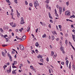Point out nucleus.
Segmentation results:
<instances>
[{
    "instance_id": "obj_1",
    "label": "nucleus",
    "mask_w": 75,
    "mask_h": 75,
    "mask_svg": "<svg viewBox=\"0 0 75 75\" xmlns=\"http://www.w3.org/2000/svg\"><path fill=\"white\" fill-rule=\"evenodd\" d=\"M34 4L35 7L37 9V7H36L39 6V5H40V4H38V1H37V0H36L35 1V3H34Z\"/></svg>"
},
{
    "instance_id": "obj_2",
    "label": "nucleus",
    "mask_w": 75,
    "mask_h": 75,
    "mask_svg": "<svg viewBox=\"0 0 75 75\" xmlns=\"http://www.w3.org/2000/svg\"><path fill=\"white\" fill-rule=\"evenodd\" d=\"M70 14H71V13L69 12V11H67L65 12V15L66 16H70Z\"/></svg>"
},
{
    "instance_id": "obj_3",
    "label": "nucleus",
    "mask_w": 75,
    "mask_h": 75,
    "mask_svg": "<svg viewBox=\"0 0 75 75\" xmlns=\"http://www.w3.org/2000/svg\"><path fill=\"white\" fill-rule=\"evenodd\" d=\"M7 54L8 55V57L9 58V59L10 61H11V62H12V57H11V56L10 54L9 53H8Z\"/></svg>"
},
{
    "instance_id": "obj_4",
    "label": "nucleus",
    "mask_w": 75,
    "mask_h": 75,
    "mask_svg": "<svg viewBox=\"0 0 75 75\" xmlns=\"http://www.w3.org/2000/svg\"><path fill=\"white\" fill-rule=\"evenodd\" d=\"M21 24H24L25 22L24 21V19L23 18L21 17Z\"/></svg>"
},
{
    "instance_id": "obj_5",
    "label": "nucleus",
    "mask_w": 75,
    "mask_h": 75,
    "mask_svg": "<svg viewBox=\"0 0 75 75\" xmlns=\"http://www.w3.org/2000/svg\"><path fill=\"white\" fill-rule=\"evenodd\" d=\"M26 39V36L24 35L23 36L22 38H21V41H23L25 39Z\"/></svg>"
},
{
    "instance_id": "obj_6",
    "label": "nucleus",
    "mask_w": 75,
    "mask_h": 75,
    "mask_svg": "<svg viewBox=\"0 0 75 75\" xmlns=\"http://www.w3.org/2000/svg\"><path fill=\"white\" fill-rule=\"evenodd\" d=\"M61 50L63 54H65V51L64 50V47H60Z\"/></svg>"
},
{
    "instance_id": "obj_7",
    "label": "nucleus",
    "mask_w": 75,
    "mask_h": 75,
    "mask_svg": "<svg viewBox=\"0 0 75 75\" xmlns=\"http://www.w3.org/2000/svg\"><path fill=\"white\" fill-rule=\"evenodd\" d=\"M62 7H60L59 8V11L60 14H61V13H62Z\"/></svg>"
},
{
    "instance_id": "obj_8",
    "label": "nucleus",
    "mask_w": 75,
    "mask_h": 75,
    "mask_svg": "<svg viewBox=\"0 0 75 75\" xmlns=\"http://www.w3.org/2000/svg\"><path fill=\"white\" fill-rule=\"evenodd\" d=\"M19 47L20 48L21 50H22V51H23V50H24V47H23L21 46H19Z\"/></svg>"
},
{
    "instance_id": "obj_9",
    "label": "nucleus",
    "mask_w": 75,
    "mask_h": 75,
    "mask_svg": "<svg viewBox=\"0 0 75 75\" xmlns=\"http://www.w3.org/2000/svg\"><path fill=\"white\" fill-rule=\"evenodd\" d=\"M2 56H3V57H6V55H5V53H4V52L2 51Z\"/></svg>"
},
{
    "instance_id": "obj_10",
    "label": "nucleus",
    "mask_w": 75,
    "mask_h": 75,
    "mask_svg": "<svg viewBox=\"0 0 75 75\" xmlns=\"http://www.w3.org/2000/svg\"><path fill=\"white\" fill-rule=\"evenodd\" d=\"M39 45H40L38 44V42H37V43H35V46H36V47H38V46H39Z\"/></svg>"
},
{
    "instance_id": "obj_11",
    "label": "nucleus",
    "mask_w": 75,
    "mask_h": 75,
    "mask_svg": "<svg viewBox=\"0 0 75 75\" xmlns=\"http://www.w3.org/2000/svg\"><path fill=\"white\" fill-rule=\"evenodd\" d=\"M7 71L8 74L10 73L11 72V70L9 69V70H7Z\"/></svg>"
},
{
    "instance_id": "obj_12",
    "label": "nucleus",
    "mask_w": 75,
    "mask_h": 75,
    "mask_svg": "<svg viewBox=\"0 0 75 75\" xmlns=\"http://www.w3.org/2000/svg\"><path fill=\"white\" fill-rule=\"evenodd\" d=\"M72 38L74 41H75V36L73 35H72Z\"/></svg>"
},
{
    "instance_id": "obj_13",
    "label": "nucleus",
    "mask_w": 75,
    "mask_h": 75,
    "mask_svg": "<svg viewBox=\"0 0 75 75\" xmlns=\"http://www.w3.org/2000/svg\"><path fill=\"white\" fill-rule=\"evenodd\" d=\"M51 53H52V54H51V56L52 57V56L54 55V52L52 51Z\"/></svg>"
},
{
    "instance_id": "obj_14",
    "label": "nucleus",
    "mask_w": 75,
    "mask_h": 75,
    "mask_svg": "<svg viewBox=\"0 0 75 75\" xmlns=\"http://www.w3.org/2000/svg\"><path fill=\"white\" fill-rule=\"evenodd\" d=\"M38 58H42V56L41 55H39L38 56Z\"/></svg>"
},
{
    "instance_id": "obj_15",
    "label": "nucleus",
    "mask_w": 75,
    "mask_h": 75,
    "mask_svg": "<svg viewBox=\"0 0 75 75\" xmlns=\"http://www.w3.org/2000/svg\"><path fill=\"white\" fill-rule=\"evenodd\" d=\"M30 26H28V30H27V31L28 32H29V31H30Z\"/></svg>"
},
{
    "instance_id": "obj_16",
    "label": "nucleus",
    "mask_w": 75,
    "mask_h": 75,
    "mask_svg": "<svg viewBox=\"0 0 75 75\" xmlns=\"http://www.w3.org/2000/svg\"><path fill=\"white\" fill-rule=\"evenodd\" d=\"M12 74H16V72L15 71H12Z\"/></svg>"
},
{
    "instance_id": "obj_17",
    "label": "nucleus",
    "mask_w": 75,
    "mask_h": 75,
    "mask_svg": "<svg viewBox=\"0 0 75 75\" xmlns=\"http://www.w3.org/2000/svg\"><path fill=\"white\" fill-rule=\"evenodd\" d=\"M71 63H70L69 66V69H71Z\"/></svg>"
},
{
    "instance_id": "obj_18",
    "label": "nucleus",
    "mask_w": 75,
    "mask_h": 75,
    "mask_svg": "<svg viewBox=\"0 0 75 75\" xmlns=\"http://www.w3.org/2000/svg\"><path fill=\"white\" fill-rule=\"evenodd\" d=\"M65 44L66 45H67V44H68V40H65Z\"/></svg>"
},
{
    "instance_id": "obj_19",
    "label": "nucleus",
    "mask_w": 75,
    "mask_h": 75,
    "mask_svg": "<svg viewBox=\"0 0 75 75\" xmlns=\"http://www.w3.org/2000/svg\"><path fill=\"white\" fill-rule=\"evenodd\" d=\"M16 26V25L15 23L14 24V25L12 26V27H15Z\"/></svg>"
},
{
    "instance_id": "obj_20",
    "label": "nucleus",
    "mask_w": 75,
    "mask_h": 75,
    "mask_svg": "<svg viewBox=\"0 0 75 75\" xmlns=\"http://www.w3.org/2000/svg\"><path fill=\"white\" fill-rule=\"evenodd\" d=\"M17 14V16L18 17H20V13H18Z\"/></svg>"
},
{
    "instance_id": "obj_21",
    "label": "nucleus",
    "mask_w": 75,
    "mask_h": 75,
    "mask_svg": "<svg viewBox=\"0 0 75 75\" xmlns=\"http://www.w3.org/2000/svg\"><path fill=\"white\" fill-rule=\"evenodd\" d=\"M42 37L43 38H45L46 37V35H42Z\"/></svg>"
},
{
    "instance_id": "obj_22",
    "label": "nucleus",
    "mask_w": 75,
    "mask_h": 75,
    "mask_svg": "<svg viewBox=\"0 0 75 75\" xmlns=\"http://www.w3.org/2000/svg\"><path fill=\"white\" fill-rule=\"evenodd\" d=\"M68 62H69V61H68V60H67V61H66V65H68Z\"/></svg>"
},
{
    "instance_id": "obj_23",
    "label": "nucleus",
    "mask_w": 75,
    "mask_h": 75,
    "mask_svg": "<svg viewBox=\"0 0 75 75\" xmlns=\"http://www.w3.org/2000/svg\"><path fill=\"white\" fill-rule=\"evenodd\" d=\"M0 30L1 31V32H3L4 31V30H3V29L0 28Z\"/></svg>"
},
{
    "instance_id": "obj_24",
    "label": "nucleus",
    "mask_w": 75,
    "mask_h": 75,
    "mask_svg": "<svg viewBox=\"0 0 75 75\" xmlns=\"http://www.w3.org/2000/svg\"><path fill=\"white\" fill-rule=\"evenodd\" d=\"M5 39H6V42H8V38H5Z\"/></svg>"
},
{
    "instance_id": "obj_25",
    "label": "nucleus",
    "mask_w": 75,
    "mask_h": 75,
    "mask_svg": "<svg viewBox=\"0 0 75 75\" xmlns=\"http://www.w3.org/2000/svg\"><path fill=\"white\" fill-rule=\"evenodd\" d=\"M52 39L53 40H54V36H52Z\"/></svg>"
},
{
    "instance_id": "obj_26",
    "label": "nucleus",
    "mask_w": 75,
    "mask_h": 75,
    "mask_svg": "<svg viewBox=\"0 0 75 75\" xmlns=\"http://www.w3.org/2000/svg\"><path fill=\"white\" fill-rule=\"evenodd\" d=\"M35 52L36 53H37V54H38V50H37V49H36Z\"/></svg>"
},
{
    "instance_id": "obj_27",
    "label": "nucleus",
    "mask_w": 75,
    "mask_h": 75,
    "mask_svg": "<svg viewBox=\"0 0 75 75\" xmlns=\"http://www.w3.org/2000/svg\"><path fill=\"white\" fill-rule=\"evenodd\" d=\"M29 5L30 7H32V6H33V5H32V4L30 3L29 4Z\"/></svg>"
},
{
    "instance_id": "obj_28",
    "label": "nucleus",
    "mask_w": 75,
    "mask_h": 75,
    "mask_svg": "<svg viewBox=\"0 0 75 75\" xmlns=\"http://www.w3.org/2000/svg\"><path fill=\"white\" fill-rule=\"evenodd\" d=\"M25 3L26 5H27V4H28V2H27V1H25Z\"/></svg>"
},
{
    "instance_id": "obj_29",
    "label": "nucleus",
    "mask_w": 75,
    "mask_h": 75,
    "mask_svg": "<svg viewBox=\"0 0 75 75\" xmlns=\"http://www.w3.org/2000/svg\"><path fill=\"white\" fill-rule=\"evenodd\" d=\"M12 68H17V67H16L15 66H14V65H13L12 66Z\"/></svg>"
},
{
    "instance_id": "obj_30",
    "label": "nucleus",
    "mask_w": 75,
    "mask_h": 75,
    "mask_svg": "<svg viewBox=\"0 0 75 75\" xmlns=\"http://www.w3.org/2000/svg\"><path fill=\"white\" fill-rule=\"evenodd\" d=\"M66 5L68 6L69 5V2H66Z\"/></svg>"
},
{
    "instance_id": "obj_31",
    "label": "nucleus",
    "mask_w": 75,
    "mask_h": 75,
    "mask_svg": "<svg viewBox=\"0 0 75 75\" xmlns=\"http://www.w3.org/2000/svg\"><path fill=\"white\" fill-rule=\"evenodd\" d=\"M50 22H51L52 23H53V21H52V20L51 19L50 20Z\"/></svg>"
},
{
    "instance_id": "obj_32",
    "label": "nucleus",
    "mask_w": 75,
    "mask_h": 75,
    "mask_svg": "<svg viewBox=\"0 0 75 75\" xmlns=\"http://www.w3.org/2000/svg\"><path fill=\"white\" fill-rule=\"evenodd\" d=\"M14 64H17V62L16 61H14Z\"/></svg>"
},
{
    "instance_id": "obj_33",
    "label": "nucleus",
    "mask_w": 75,
    "mask_h": 75,
    "mask_svg": "<svg viewBox=\"0 0 75 75\" xmlns=\"http://www.w3.org/2000/svg\"><path fill=\"white\" fill-rule=\"evenodd\" d=\"M40 61H41V62H43V61H44V60H43V59H40Z\"/></svg>"
},
{
    "instance_id": "obj_34",
    "label": "nucleus",
    "mask_w": 75,
    "mask_h": 75,
    "mask_svg": "<svg viewBox=\"0 0 75 75\" xmlns=\"http://www.w3.org/2000/svg\"><path fill=\"white\" fill-rule=\"evenodd\" d=\"M30 67L31 69H33V70H34V69H33V66H30Z\"/></svg>"
},
{
    "instance_id": "obj_35",
    "label": "nucleus",
    "mask_w": 75,
    "mask_h": 75,
    "mask_svg": "<svg viewBox=\"0 0 75 75\" xmlns=\"http://www.w3.org/2000/svg\"><path fill=\"white\" fill-rule=\"evenodd\" d=\"M6 28H7L6 27L4 26L3 27V28H4V30H6Z\"/></svg>"
},
{
    "instance_id": "obj_36",
    "label": "nucleus",
    "mask_w": 75,
    "mask_h": 75,
    "mask_svg": "<svg viewBox=\"0 0 75 75\" xmlns=\"http://www.w3.org/2000/svg\"><path fill=\"white\" fill-rule=\"evenodd\" d=\"M15 52V51H13V50L12 52V54H13Z\"/></svg>"
},
{
    "instance_id": "obj_37",
    "label": "nucleus",
    "mask_w": 75,
    "mask_h": 75,
    "mask_svg": "<svg viewBox=\"0 0 75 75\" xmlns=\"http://www.w3.org/2000/svg\"><path fill=\"white\" fill-rule=\"evenodd\" d=\"M4 38H6V37H8V36H7V35H4Z\"/></svg>"
},
{
    "instance_id": "obj_38",
    "label": "nucleus",
    "mask_w": 75,
    "mask_h": 75,
    "mask_svg": "<svg viewBox=\"0 0 75 75\" xmlns=\"http://www.w3.org/2000/svg\"><path fill=\"white\" fill-rule=\"evenodd\" d=\"M46 1L47 3L48 4V3H49V1H48V0H47Z\"/></svg>"
},
{
    "instance_id": "obj_39",
    "label": "nucleus",
    "mask_w": 75,
    "mask_h": 75,
    "mask_svg": "<svg viewBox=\"0 0 75 75\" xmlns=\"http://www.w3.org/2000/svg\"><path fill=\"white\" fill-rule=\"evenodd\" d=\"M13 22H12L11 23H10V24L11 25H12L13 24Z\"/></svg>"
},
{
    "instance_id": "obj_40",
    "label": "nucleus",
    "mask_w": 75,
    "mask_h": 75,
    "mask_svg": "<svg viewBox=\"0 0 75 75\" xmlns=\"http://www.w3.org/2000/svg\"><path fill=\"white\" fill-rule=\"evenodd\" d=\"M59 28L60 29H61V28H62V26H61V25H59Z\"/></svg>"
},
{
    "instance_id": "obj_41",
    "label": "nucleus",
    "mask_w": 75,
    "mask_h": 75,
    "mask_svg": "<svg viewBox=\"0 0 75 75\" xmlns=\"http://www.w3.org/2000/svg\"><path fill=\"white\" fill-rule=\"evenodd\" d=\"M61 64H62V65H64V62H62Z\"/></svg>"
},
{
    "instance_id": "obj_42",
    "label": "nucleus",
    "mask_w": 75,
    "mask_h": 75,
    "mask_svg": "<svg viewBox=\"0 0 75 75\" xmlns=\"http://www.w3.org/2000/svg\"><path fill=\"white\" fill-rule=\"evenodd\" d=\"M46 61H47V62H48V61H49V59H48V58H46Z\"/></svg>"
},
{
    "instance_id": "obj_43",
    "label": "nucleus",
    "mask_w": 75,
    "mask_h": 75,
    "mask_svg": "<svg viewBox=\"0 0 75 75\" xmlns=\"http://www.w3.org/2000/svg\"><path fill=\"white\" fill-rule=\"evenodd\" d=\"M6 1L7 3H10V1H9V0H6Z\"/></svg>"
},
{
    "instance_id": "obj_44",
    "label": "nucleus",
    "mask_w": 75,
    "mask_h": 75,
    "mask_svg": "<svg viewBox=\"0 0 75 75\" xmlns=\"http://www.w3.org/2000/svg\"><path fill=\"white\" fill-rule=\"evenodd\" d=\"M20 66L21 67H23V64H21L20 65Z\"/></svg>"
},
{
    "instance_id": "obj_45",
    "label": "nucleus",
    "mask_w": 75,
    "mask_h": 75,
    "mask_svg": "<svg viewBox=\"0 0 75 75\" xmlns=\"http://www.w3.org/2000/svg\"><path fill=\"white\" fill-rule=\"evenodd\" d=\"M38 28L37 29H36V33H37V31H38Z\"/></svg>"
},
{
    "instance_id": "obj_46",
    "label": "nucleus",
    "mask_w": 75,
    "mask_h": 75,
    "mask_svg": "<svg viewBox=\"0 0 75 75\" xmlns=\"http://www.w3.org/2000/svg\"><path fill=\"white\" fill-rule=\"evenodd\" d=\"M55 15H56V17H58V14H57V13H55Z\"/></svg>"
},
{
    "instance_id": "obj_47",
    "label": "nucleus",
    "mask_w": 75,
    "mask_h": 75,
    "mask_svg": "<svg viewBox=\"0 0 75 75\" xmlns=\"http://www.w3.org/2000/svg\"><path fill=\"white\" fill-rule=\"evenodd\" d=\"M39 64H40V65H43V64L42 63H38Z\"/></svg>"
},
{
    "instance_id": "obj_48",
    "label": "nucleus",
    "mask_w": 75,
    "mask_h": 75,
    "mask_svg": "<svg viewBox=\"0 0 75 75\" xmlns=\"http://www.w3.org/2000/svg\"><path fill=\"white\" fill-rule=\"evenodd\" d=\"M46 6L47 8H48V9H49V8H48V5H46Z\"/></svg>"
},
{
    "instance_id": "obj_49",
    "label": "nucleus",
    "mask_w": 75,
    "mask_h": 75,
    "mask_svg": "<svg viewBox=\"0 0 75 75\" xmlns=\"http://www.w3.org/2000/svg\"><path fill=\"white\" fill-rule=\"evenodd\" d=\"M49 17L51 18V19H52V17L51 16H49Z\"/></svg>"
},
{
    "instance_id": "obj_50",
    "label": "nucleus",
    "mask_w": 75,
    "mask_h": 75,
    "mask_svg": "<svg viewBox=\"0 0 75 75\" xmlns=\"http://www.w3.org/2000/svg\"><path fill=\"white\" fill-rule=\"evenodd\" d=\"M56 57V55H54L53 56L54 58H55Z\"/></svg>"
},
{
    "instance_id": "obj_51",
    "label": "nucleus",
    "mask_w": 75,
    "mask_h": 75,
    "mask_svg": "<svg viewBox=\"0 0 75 75\" xmlns=\"http://www.w3.org/2000/svg\"><path fill=\"white\" fill-rule=\"evenodd\" d=\"M15 3H16V4H17V1L16 0H15Z\"/></svg>"
},
{
    "instance_id": "obj_52",
    "label": "nucleus",
    "mask_w": 75,
    "mask_h": 75,
    "mask_svg": "<svg viewBox=\"0 0 75 75\" xmlns=\"http://www.w3.org/2000/svg\"><path fill=\"white\" fill-rule=\"evenodd\" d=\"M72 17H73V18H75V15H72Z\"/></svg>"
},
{
    "instance_id": "obj_53",
    "label": "nucleus",
    "mask_w": 75,
    "mask_h": 75,
    "mask_svg": "<svg viewBox=\"0 0 75 75\" xmlns=\"http://www.w3.org/2000/svg\"><path fill=\"white\" fill-rule=\"evenodd\" d=\"M65 7H64L63 8V10L64 11H65Z\"/></svg>"
},
{
    "instance_id": "obj_54",
    "label": "nucleus",
    "mask_w": 75,
    "mask_h": 75,
    "mask_svg": "<svg viewBox=\"0 0 75 75\" xmlns=\"http://www.w3.org/2000/svg\"><path fill=\"white\" fill-rule=\"evenodd\" d=\"M12 36H14V33H12Z\"/></svg>"
},
{
    "instance_id": "obj_55",
    "label": "nucleus",
    "mask_w": 75,
    "mask_h": 75,
    "mask_svg": "<svg viewBox=\"0 0 75 75\" xmlns=\"http://www.w3.org/2000/svg\"><path fill=\"white\" fill-rule=\"evenodd\" d=\"M49 73H51V70L50 69H49Z\"/></svg>"
},
{
    "instance_id": "obj_56",
    "label": "nucleus",
    "mask_w": 75,
    "mask_h": 75,
    "mask_svg": "<svg viewBox=\"0 0 75 75\" xmlns=\"http://www.w3.org/2000/svg\"><path fill=\"white\" fill-rule=\"evenodd\" d=\"M54 33L55 34H57V33H56V32L55 31H54Z\"/></svg>"
},
{
    "instance_id": "obj_57",
    "label": "nucleus",
    "mask_w": 75,
    "mask_h": 75,
    "mask_svg": "<svg viewBox=\"0 0 75 75\" xmlns=\"http://www.w3.org/2000/svg\"><path fill=\"white\" fill-rule=\"evenodd\" d=\"M27 62L28 64H30V61H28V60H27Z\"/></svg>"
},
{
    "instance_id": "obj_58",
    "label": "nucleus",
    "mask_w": 75,
    "mask_h": 75,
    "mask_svg": "<svg viewBox=\"0 0 75 75\" xmlns=\"http://www.w3.org/2000/svg\"><path fill=\"white\" fill-rule=\"evenodd\" d=\"M16 32H18V29H17L16 30Z\"/></svg>"
},
{
    "instance_id": "obj_59",
    "label": "nucleus",
    "mask_w": 75,
    "mask_h": 75,
    "mask_svg": "<svg viewBox=\"0 0 75 75\" xmlns=\"http://www.w3.org/2000/svg\"><path fill=\"white\" fill-rule=\"evenodd\" d=\"M73 70H75V66L73 67Z\"/></svg>"
},
{
    "instance_id": "obj_60",
    "label": "nucleus",
    "mask_w": 75,
    "mask_h": 75,
    "mask_svg": "<svg viewBox=\"0 0 75 75\" xmlns=\"http://www.w3.org/2000/svg\"><path fill=\"white\" fill-rule=\"evenodd\" d=\"M4 51H5V53H7V51H6V49H5Z\"/></svg>"
},
{
    "instance_id": "obj_61",
    "label": "nucleus",
    "mask_w": 75,
    "mask_h": 75,
    "mask_svg": "<svg viewBox=\"0 0 75 75\" xmlns=\"http://www.w3.org/2000/svg\"><path fill=\"white\" fill-rule=\"evenodd\" d=\"M49 16H51V14L50 13H49Z\"/></svg>"
},
{
    "instance_id": "obj_62",
    "label": "nucleus",
    "mask_w": 75,
    "mask_h": 75,
    "mask_svg": "<svg viewBox=\"0 0 75 75\" xmlns=\"http://www.w3.org/2000/svg\"><path fill=\"white\" fill-rule=\"evenodd\" d=\"M50 47L51 48H52V47L51 46V45H50Z\"/></svg>"
},
{
    "instance_id": "obj_63",
    "label": "nucleus",
    "mask_w": 75,
    "mask_h": 75,
    "mask_svg": "<svg viewBox=\"0 0 75 75\" xmlns=\"http://www.w3.org/2000/svg\"><path fill=\"white\" fill-rule=\"evenodd\" d=\"M49 27H50V28H51V25H50V24H49Z\"/></svg>"
},
{
    "instance_id": "obj_64",
    "label": "nucleus",
    "mask_w": 75,
    "mask_h": 75,
    "mask_svg": "<svg viewBox=\"0 0 75 75\" xmlns=\"http://www.w3.org/2000/svg\"><path fill=\"white\" fill-rule=\"evenodd\" d=\"M21 30H23V28H21Z\"/></svg>"
}]
</instances>
